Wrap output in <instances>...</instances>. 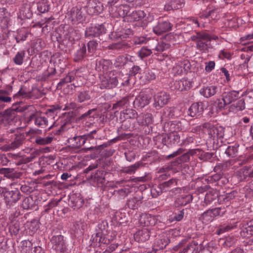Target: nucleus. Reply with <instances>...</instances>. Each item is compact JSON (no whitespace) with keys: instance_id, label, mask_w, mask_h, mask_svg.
I'll use <instances>...</instances> for the list:
<instances>
[{"instance_id":"09e8293b","label":"nucleus","mask_w":253,"mask_h":253,"mask_svg":"<svg viewBox=\"0 0 253 253\" xmlns=\"http://www.w3.org/2000/svg\"><path fill=\"white\" fill-rule=\"evenodd\" d=\"M169 131L170 133H177L182 130V125L180 122L173 121L169 124Z\"/></svg>"},{"instance_id":"49530a36","label":"nucleus","mask_w":253,"mask_h":253,"mask_svg":"<svg viewBox=\"0 0 253 253\" xmlns=\"http://www.w3.org/2000/svg\"><path fill=\"white\" fill-rule=\"evenodd\" d=\"M131 191L129 188L124 187L123 188L114 191V194L120 199H123L126 197Z\"/></svg>"},{"instance_id":"f03ea898","label":"nucleus","mask_w":253,"mask_h":253,"mask_svg":"<svg viewBox=\"0 0 253 253\" xmlns=\"http://www.w3.org/2000/svg\"><path fill=\"white\" fill-rule=\"evenodd\" d=\"M99 87L101 89H111L115 87L119 84L117 72L111 71L99 76Z\"/></svg>"},{"instance_id":"58836bf2","label":"nucleus","mask_w":253,"mask_h":253,"mask_svg":"<svg viewBox=\"0 0 253 253\" xmlns=\"http://www.w3.org/2000/svg\"><path fill=\"white\" fill-rule=\"evenodd\" d=\"M142 166V162H138L132 165L124 168L122 171L124 173L131 174L134 173L137 169Z\"/></svg>"},{"instance_id":"0e129e2a","label":"nucleus","mask_w":253,"mask_h":253,"mask_svg":"<svg viewBox=\"0 0 253 253\" xmlns=\"http://www.w3.org/2000/svg\"><path fill=\"white\" fill-rule=\"evenodd\" d=\"M12 116H8L6 114L1 115V126H6L7 124H9L13 120Z\"/></svg>"},{"instance_id":"4d7b16f0","label":"nucleus","mask_w":253,"mask_h":253,"mask_svg":"<svg viewBox=\"0 0 253 253\" xmlns=\"http://www.w3.org/2000/svg\"><path fill=\"white\" fill-rule=\"evenodd\" d=\"M1 174L7 178H12L14 176V170L10 168H1Z\"/></svg>"},{"instance_id":"a18cd8bd","label":"nucleus","mask_w":253,"mask_h":253,"mask_svg":"<svg viewBox=\"0 0 253 253\" xmlns=\"http://www.w3.org/2000/svg\"><path fill=\"white\" fill-rule=\"evenodd\" d=\"M234 227L235 226H233L231 224L224 223L223 224L220 225L217 227V229L216 231V233L219 235L222 233L231 230V229H233Z\"/></svg>"},{"instance_id":"f257e3e1","label":"nucleus","mask_w":253,"mask_h":253,"mask_svg":"<svg viewBox=\"0 0 253 253\" xmlns=\"http://www.w3.org/2000/svg\"><path fill=\"white\" fill-rule=\"evenodd\" d=\"M218 38L216 36H211L206 33H198L195 36L191 37V40L196 43V47L202 52H209L213 48L211 42V40H217Z\"/></svg>"},{"instance_id":"37998d69","label":"nucleus","mask_w":253,"mask_h":253,"mask_svg":"<svg viewBox=\"0 0 253 253\" xmlns=\"http://www.w3.org/2000/svg\"><path fill=\"white\" fill-rule=\"evenodd\" d=\"M184 65H186V63L183 62H178L176 64L172 69V73L174 76L181 75L185 71Z\"/></svg>"},{"instance_id":"f3484780","label":"nucleus","mask_w":253,"mask_h":253,"mask_svg":"<svg viewBox=\"0 0 253 253\" xmlns=\"http://www.w3.org/2000/svg\"><path fill=\"white\" fill-rule=\"evenodd\" d=\"M157 222L156 217L151 214H143L139 218L140 224L144 226H154Z\"/></svg>"},{"instance_id":"c756f323","label":"nucleus","mask_w":253,"mask_h":253,"mask_svg":"<svg viewBox=\"0 0 253 253\" xmlns=\"http://www.w3.org/2000/svg\"><path fill=\"white\" fill-rule=\"evenodd\" d=\"M86 55V48L85 45L84 43L80 46V48L77 50L74 54V60L78 62L83 60Z\"/></svg>"},{"instance_id":"ea45409f","label":"nucleus","mask_w":253,"mask_h":253,"mask_svg":"<svg viewBox=\"0 0 253 253\" xmlns=\"http://www.w3.org/2000/svg\"><path fill=\"white\" fill-rule=\"evenodd\" d=\"M106 172L104 170H97V171L91 175L94 180L98 183H103L105 181V176Z\"/></svg>"},{"instance_id":"4c0bfd02","label":"nucleus","mask_w":253,"mask_h":253,"mask_svg":"<svg viewBox=\"0 0 253 253\" xmlns=\"http://www.w3.org/2000/svg\"><path fill=\"white\" fill-rule=\"evenodd\" d=\"M91 96L88 91H81L78 93L76 101L79 103H83L90 99Z\"/></svg>"},{"instance_id":"13d9d810","label":"nucleus","mask_w":253,"mask_h":253,"mask_svg":"<svg viewBox=\"0 0 253 253\" xmlns=\"http://www.w3.org/2000/svg\"><path fill=\"white\" fill-rule=\"evenodd\" d=\"M217 197V194L214 191H210L207 193L205 197V202L208 203H211Z\"/></svg>"},{"instance_id":"a211bd4d","label":"nucleus","mask_w":253,"mask_h":253,"mask_svg":"<svg viewBox=\"0 0 253 253\" xmlns=\"http://www.w3.org/2000/svg\"><path fill=\"white\" fill-rule=\"evenodd\" d=\"M84 203V200L80 195L72 194L70 196L68 204L74 209L80 208L83 206Z\"/></svg>"},{"instance_id":"2f4dec72","label":"nucleus","mask_w":253,"mask_h":253,"mask_svg":"<svg viewBox=\"0 0 253 253\" xmlns=\"http://www.w3.org/2000/svg\"><path fill=\"white\" fill-rule=\"evenodd\" d=\"M175 161L171 163L170 166H164L161 168L159 169L158 173H169L170 170H172L174 172L178 171L181 169V166L178 164H174L173 163Z\"/></svg>"},{"instance_id":"6ab92c4d","label":"nucleus","mask_w":253,"mask_h":253,"mask_svg":"<svg viewBox=\"0 0 253 253\" xmlns=\"http://www.w3.org/2000/svg\"><path fill=\"white\" fill-rule=\"evenodd\" d=\"M146 16L145 13L142 10H135L127 14L125 18V21L133 22L142 20Z\"/></svg>"},{"instance_id":"0eeeda50","label":"nucleus","mask_w":253,"mask_h":253,"mask_svg":"<svg viewBox=\"0 0 253 253\" xmlns=\"http://www.w3.org/2000/svg\"><path fill=\"white\" fill-rule=\"evenodd\" d=\"M69 19L73 24H77L84 21L85 15L81 6L73 7L68 12Z\"/></svg>"},{"instance_id":"79ce46f5","label":"nucleus","mask_w":253,"mask_h":253,"mask_svg":"<svg viewBox=\"0 0 253 253\" xmlns=\"http://www.w3.org/2000/svg\"><path fill=\"white\" fill-rule=\"evenodd\" d=\"M245 108V103L243 99L239 100L236 103L232 104L230 106L229 110L232 112L242 111Z\"/></svg>"},{"instance_id":"aec40b11","label":"nucleus","mask_w":253,"mask_h":253,"mask_svg":"<svg viewBox=\"0 0 253 253\" xmlns=\"http://www.w3.org/2000/svg\"><path fill=\"white\" fill-rule=\"evenodd\" d=\"M169 240L166 236H162L158 238L154 244L153 251L155 253L159 250L165 248L169 244Z\"/></svg>"},{"instance_id":"774afa93","label":"nucleus","mask_w":253,"mask_h":253,"mask_svg":"<svg viewBox=\"0 0 253 253\" xmlns=\"http://www.w3.org/2000/svg\"><path fill=\"white\" fill-rule=\"evenodd\" d=\"M74 79V76L73 73H69L65 78L62 79L60 82L58 83V85H63L66 83L71 82Z\"/></svg>"},{"instance_id":"bf43d9fd","label":"nucleus","mask_w":253,"mask_h":253,"mask_svg":"<svg viewBox=\"0 0 253 253\" xmlns=\"http://www.w3.org/2000/svg\"><path fill=\"white\" fill-rule=\"evenodd\" d=\"M171 88L172 89L176 91H182L185 90L182 80L175 81L174 82L173 85L171 86Z\"/></svg>"},{"instance_id":"5701e85b","label":"nucleus","mask_w":253,"mask_h":253,"mask_svg":"<svg viewBox=\"0 0 253 253\" xmlns=\"http://www.w3.org/2000/svg\"><path fill=\"white\" fill-rule=\"evenodd\" d=\"M115 31V36L117 38L124 39L128 38L132 35V31L130 28L125 29L121 28V29L117 28V26L115 25L113 28Z\"/></svg>"},{"instance_id":"6e6d98bb","label":"nucleus","mask_w":253,"mask_h":253,"mask_svg":"<svg viewBox=\"0 0 253 253\" xmlns=\"http://www.w3.org/2000/svg\"><path fill=\"white\" fill-rule=\"evenodd\" d=\"M25 52L24 50L19 51L13 58L14 62L17 65H21L23 63L25 57Z\"/></svg>"},{"instance_id":"412c9836","label":"nucleus","mask_w":253,"mask_h":253,"mask_svg":"<svg viewBox=\"0 0 253 253\" xmlns=\"http://www.w3.org/2000/svg\"><path fill=\"white\" fill-rule=\"evenodd\" d=\"M180 137L177 133H170L162 139V142L164 145H171L175 143L180 142Z\"/></svg>"},{"instance_id":"f8f14e48","label":"nucleus","mask_w":253,"mask_h":253,"mask_svg":"<svg viewBox=\"0 0 253 253\" xmlns=\"http://www.w3.org/2000/svg\"><path fill=\"white\" fill-rule=\"evenodd\" d=\"M33 120L34 121L35 124L36 126L42 128H45L48 126V120L47 119L38 112L32 114L29 116L28 121L31 122Z\"/></svg>"},{"instance_id":"2eb2a0df","label":"nucleus","mask_w":253,"mask_h":253,"mask_svg":"<svg viewBox=\"0 0 253 253\" xmlns=\"http://www.w3.org/2000/svg\"><path fill=\"white\" fill-rule=\"evenodd\" d=\"M204 110V105L202 102L192 104L188 109L187 114L189 116L194 117L201 115Z\"/></svg>"},{"instance_id":"3c124183","label":"nucleus","mask_w":253,"mask_h":253,"mask_svg":"<svg viewBox=\"0 0 253 253\" xmlns=\"http://www.w3.org/2000/svg\"><path fill=\"white\" fill-rule=\"evenodd\" d=\"M49 5L47 1L42 0L37 3V8L39 12L44 13L49 10Z\"/></svg>"},{"instance_id":"e2e57ef3","label":"nucleus","mask_w":253,"mask_h":253,"mask_svg":"<svg viewBox=\"0 0 253 253\" xmlns=\"http://www.w3.org/2000/svg\"><path fill=\"white\" fill-rule=\"evenodd\" d=\"M96 30L95 26L87 28L85 32V36L89 38L97 37Z\"/></svg>"},{"instance_id":"393cba45","label":"nucleus","mask_w":253,"mask_h":253,"mask_svg":"<svg viewBox=\"0 0 253 253\" xmlns=\"http://www.w3.org/2000/svg\"><path fill=\"white\" fill-rule=\"evenodd\" d=\"M218 88L215 85L204 87L200 90V94L206 98H209L214 95L218 92Z\"/></svg>"},{"instance_id":"cd10ccee","label":"nucleus","mask_w":253,"mask_h":253,"mask_svg":"<svg viewBox=\"0 0 253 253\" xmlns=\"http://www.w3.org/2000/svg\"><path fill=\"white\" fill-rule=\"evenodd\" d=\"M200 18L201 19L211 18L213 20H216L219 18V15L217 9H207L202 12Z\"/></svg>"},{"instance_id":"a19ab883","label":"nucleus","mask_w":253,"mask_h":253,"mask_svg":"<svg viewBox=\"0 0 253 253\" xmlns=\"http://www.w3.org/2000/svg\"><path fill=\"white\" fill-rule=\"evenodd\" d=\"M117 78L119 79V84L123 86L127 85L129 84L130 77L127 73L124 74L122 73L117 72Z\"/></svg>"},{"instance_id":"b1692460","label":"nucleus","mask_w":253,"mask_h":253,"mask_svg":"<svg viewBox=\"0 0 253 253\" xmlns=\"http://www.w3.org/2000/svg\"><path fill=\"white\" fill-rule=\"evenodd\" d=\"M184 5V0H171L166 3L164 9L166 11L178 9L182 8Z\"/></svg>"},{"instance_id":"603ef678","label":"nucleus","mask_w":253,"mask_h":253,"mask_svg":"<svg viewBox=\"0 0 253 253\" xmlns=\"http://www.w3.org/2000/svg\"><path fill=\"white\" fill-rule=\"evenodd\" d=\"M22 207L25 210H28L34 207V203L32 197H26L22 201Z\"/></svg>"},{"instance_id":"864d4df0","label":"nucleus","mask_w":253,"mask_h":253,"mask_svg":"<svg viewBox=\"0 0 253 253\" xmlns=\"http://www.w3.org/2000/svg\"><path fill=\"white\" fill-rule=\"evenodd\" d=\"M53 140L52 137L47 136L44 138L37 137L35 140V142L38 145H44L50 144Z\"/></svg>"},{"instance_id":"9b49d317","label":"nucleus","mask_w":253,"mask_h":253,"mask_svg":"<svg viewBox=\"0 0 253 253\" xmlns=\"http://www.w3.org/2000/svg\"><path fill=\"white\" fill-rule=\"evenodd\" d=\"M170 99L169 94L164 92H161L154 96L153 106L156 109H159L166 105Z\"/></svg>"},{"instance_id":"1a4fd4ad","label":"nucleus","mask_w":253,"mask_h":253,"mask_svg":"<svg viewBox=\"0 0 253 253\" xmlns=\"http://www.w3.org/2000/svg\"><path fill=\"white\" fill-rule=\"evenodd\" d=\"M103 5L97 0H89L85 6L86 12L90 15L99 14L103 11Z\"/></svg>"},{"instance_id":"338daca9","label":"nucleus","mask_w":253,"mask_h":253,"mask_svg":"<svg viewBox=\"0 0 253 253\" xmlns=\"http://www.w3.org/2000/svg\"><path fill=\"white\" fill-rule=\"evenodd\" d=\"M93 240L97 242L107 244L109 243V240L106 239L105 237H102L101 233H97L96 234L95 237L93 238Z\"/></svg>"},{"instance_id":"4be33fe9","label":"nucleus","mask_w":253,"mask_h":253,"mask_svg":"<svg viewBox=\"0 0 253 253\" xmlns=\"http://www.w3.org/2000/svg\"><path fill=\"white\" fill-rule=\"evenodd\" d=\"M150 236L149 230L146 228H144L136 232L134 235V238L136 242L141 243L148 240Z\"/></svg>"},{"instance_id":"a878e982","label":"nucleus","mask_w":253,"mask_h":253,"mask_svg":"<svg viewBox=\"0 0 253 253\" xmlns=\"http://www.w3.org/2000/svg\"><path fill=\"white\" fill-rule=\"evenodd\" d=\"M137 122L139 125L146 126L153 122L152 115L150 113L140 114L137 117Z\"/></svg>"},{"instance_id":"8fccbe9b","label":"nucleus","mask_w":253,"mask_h":253,"mask_svg":"<svg viewBox=\"0 0 253 253\" xmlns=\"http://www.w3.org/2000/svg\"><path fill=\"white\" fill-rule=\"evenodd\" d=\"M176 181L174 179H171L167 181H166L158 186V188L160 189L159 193H163L166 192L168 188L170 187L174 182Z\"/></svg>"},{"instance_id":"7ed1b4c3","label":"nucleus","mask_w":253,"mask_h":253,"mask_svg":"<svg viewBox=\"0 0 253 253\" xmlns=\"http://www.w3.org/2000/svg\"><path fill=\"white\" fill-rule=\"evenodd\" d=\"M71 126V116L69 114H64L59 117L48 128L57 127L56 134H59L61 132L67 130Z\"/></svg>"},{"instance_id":"c85d7f7f","label":"nucleus","mask_w":253,"mask_h":253,"mask_svg":"<svg viewBox=\"0 0 253 253\" xmlns=\"http://www.w3.org/2000/svg\"><path fill=\"white\" fill-rule=\"evenodd\" d=\"M65 36L66 38L70 41L78 40L81 37V34L79 30H75L72 27L69 28Z\"/></svg>"},{"instance_id":"20e7f679","label":"nucleus","mask_w":253,"mask_h":253,"mask_svg":"<svg viewBox=\"0 0 253 253\" xmlns=\"http://www.w3.org/2000/svg\"><path fill=\"white\" fill-rule=\"evenodd\" d=\"M203 127L207 128V133L209 137L212 140H218L223 138L224 135V128L221 126H215L210 124H204Z\"/></svg>"},{"instance_id":"423d86ee","label":"nucleus","mask_w":253,"mask_h":253,"mask_svg":"<svg viewBox=\"0 0 253 253\" xmlns=\"http://www.w3.org/2000/svg\"><path fill=\"white\" fill-rule=\"evenodd\" d=\"M130 7L127 4H121L117 6H111L109 7L110 15L113 17H123L127 15Z\"/></svg>"},{"instance_id":"5fc2aeb1","label":"nucleus","mask_w":253,"mask_h":253,"mask_svg":"<svg viewBox=\"0 0 253 253\" xmlns=\"http://www.w3.org/2000/svg\"><path fill=\"white\" fill-rule=\"evenodd\" d=\"M170 47L169 43H165L163 42H161L158 43L155 48L153 49L158 53L162 52L168 49Z\"/></svg>"},{"instance_id":"052dcab7","label":"nucleus","mask_w":253,"mask_h":253,"mask_svg":"<svg viewBox=\"0 0 253 253\" xmlns=\"http://www.w3.org/2000/svg\"><path fill=\"white\" fill-rule=\"evenodd\" d=\"M52 243L54 244V247L59 246L60 245H63L64 243V237L62 235H58L52 237L51 240Z\"/></svg>"},{"instance_id":"9d476101","label":"nucleus","mask_w":253,"mask_h":253,"mask_svg":"<svg viewBox=\"0 0 253 253\" xmlns=\"http://www.w3.org/2000/svg\"><path fill=\"white\" fill-rule=\"evenodd\" d=\"M151 99V96L146 91H141L135 97L134 105L137 108H142L149 104Z\"/></svg>"},{"instance_id":"c9c22d12","label":"nucleus","mask_w":253,"mask_h":253,"mask_svg":"<svg viewBox=\"0 0 253 253\" xmlns=\"http://www.w3.org/2000/svg\"><path fill=\"white\" fill-rule=\"evenodd\" d=\"M138 116L137 112L132 109H126L121 114V117L125 119L136 118Z\"/></svg>"},{"instance_id":"e433bc0d","label":"nucleus","mask_w":253,"mask_h":253,"mask_svg":"<svg viewBox=\"0 0 253 253\" xmlns=\"http://www.w3.org/2000/svg\"><path fill=\"white\" fill-rule=\"evenodd\" d=\"M129 104V96H125L114 104L113 109L114 110L120 109L124 107H127Z\"/></svg>"},{"instance_id":"680f3d73","label":"nucleus","mask_w":253,"mask_h":253,"mask_svg":"<svg viewBox=\"0 0 253 253\" xmlns=\"http://www.w3.org/2000/svg\"><path fill=\"white\" fill-rule=\"evenodd\" d=\"M152 53V51L151 49H148L146 47H143L141 48V49L138 52L139 56L143 59L146 57H147L151 55Z\"/></svg>"},{"instance_id":"69168bd1","label":"nucleus","mask_w":253,"mask_h":253,"mask_svg":"<svg viewBox=\"0 0 253 253\" xmlns=\"http://www.w3.org/2000/svg\"><path fill=\"white\" fill-rule=\"evenodd\" d=\"M126 62L127 59L125 57L120 56L116 58L114 65L116 67H120L124 66Z\"/></svg>"},{"instance_id":"ddd939ff","label":"nucleus","mask_w":253,"mask_h":253,"mask_svg":"<svg viewBox=\"0 0 253 253\" xmlns=\"http://www.w3.org/2000/svg\"><path fill=\"white\" fill-rule=\"evenodd\" d=\"M14 140L10 144H4L1 146V150L4 151L13 150L20 147L23 143L24 136L21 134H15Z\"/></svg>"},{"instance_id":"bb28decb","label":"nucleus","mask_w":253,"mask_h":253,"mask_svg":"<svg viewBox=\"0 0 253 253\" xmlns=\"http://www.w3.org/2000/svg\"><path fill=\"white\" fill-rule=\"evenodd\" d=\"M197 151L200 152L201 150L199 149H192L189 150L188 153L184 154L181 156L177 158L173 164H178V165H180L182 163L189 161L190 160V155L193 156L195 155Z\"/></svg>"},{"instance_id":"de8ad7c7","label":"nucleus","mask_w":253,"mask_h":253,"mask_svg":"<svg viewBox=\"0 0 253 253\" xmlns=\"http://www.w3.org/2000/svg\"><path fill=\"white\" fill-rule=\"evenodd\" d=\"M213 216H212L211 211L209 210L204 212L200 217V219L202 222L205 224H208L213 220Z\"/></svg>"},{"instance_id":"72a5a7b5","label":"nucleus","mask_w":253,"mask_h":253,"mask_svg":"<svg viewBox=\"0 0 253 253\" xmlns=\"http://www.w3.org/2000/svg\"><path fill=\"white\" fill-rule=\"evenodd\" d=\"M142 199V197L140 196L134 197L132 198H130L127 201L126 206L129 209L132 210L136 209L141 204Z\"/></svg>"},{"instance_id":"c03bdc74","label":"nucleus","mask_w":253,"mask_h":253,"mask_svg":"<svg viewBox=\"0 0 253 253\" xmlns=\"http://www.w3.org/2000/svg\"><path fill=\"white\" fill-rule=\"evenodd\" d=\"M20 11L23 16L26 18H30L32 17V12L29 3H24L21 7Z\"/></svg>"},{"instance_id":"dca6fc26","label":"nucleus","mask_w":253,"mask_h":253,"mask_svg":"<svg viewBox=\"0 0 253 253\" xmlns=\"http://www.w3.org/2000/svg\"><path fill=\"white\" fill-rule=\"evenodd\" d=\"M67 142L69 146L75 150H79L85 144L84 140L82 135H75L73 137L68 138Z\"/></svg>"},{"instance_id":"7c9ffc66","label":"nucleus","mask_w":253,"mask_h":253,"mask_svg":"<svg viewBox=\"0 0 253 253\" xmlns=\"http://www.w3.org/2000/svg\"><path fill=\"white\" fill-rule=\"evenodd\" d=\"M110 66V62L109 60H101L96 63V70L98 72L103 73L107 72Z\"/></svg>"},{"instance_id":"f704fd0d","label":"nucleus","mask_w":253,"mask_h":253,"mask_svg":"<svg viewBox=\"0 0 253 253\" xmlns=\"http://www.w3.org/2000/svg\"><path fill=\"white\" fill-rule=\"evenodd\" d=\"M239 145L234 144V145L229 146L225 151V154L229 158H234L237 156L238 153Z\"/></svg>"},{"instance_id":"39448f33","label":"nucleus","mask_w":253,"mask_h":253,"mask_svg":"<svg viewBox=\"0 0 253 253\" xmlns=\"http://www.w3.org/2000/svg\"><path fill=\"white\" fill-rule=\"evenodd\" d=\"M239 93V91L235 90L223 93L222 95V99L219 100L217 104L218 108L219 109L225 108L227 105L230 104L237 99Z\"/></svg>"},{"instance_id":"473e14b6","label":"nucleus","mask_w":253,"mask_h":253,"mask_svg":"<svg viewBox=\"0 0 253 253\" xmlns=\"http://www.w3.org/2000/svg\"><path fill=\"white\" fill-rule=\"evenodd\" d=\"M12 216L9 217L11 220L10 224L9 225V230L11 234L16 235L18 234L20 224L18 220L12 219Z\"/></svg>"},{"instance_id":"6e6552de","label":"nucleus","mask_w":253,"mask_h":253,"mask_svg":"<svg viewBox=\"0 0 253 253\" xmlns=\"http://www.w3.org/2000/svg\"><path fill=\"white\" fill-rule=\"evenodd\" d=\"M4 197V200L7 206H10L17 202L20 198V192L18 190L7 191L3 189L1 192V195Z\"/></svg>"},{"instance_id":"4468645a","label":"nucleus","mask_w":253,"mask_h":253,"mask_svg":"<svg viewBox=\"0 0 253 253\" xmlns=\"http://www.w3.org/2000/svg\"><path fill=\"white\" fill-rule=\"evenodd\" d=\"M172 25L169 21H159L158 24L153 27L154 32L161 35L170 31L172 29Z\"/></svg>"}]
</instances>
